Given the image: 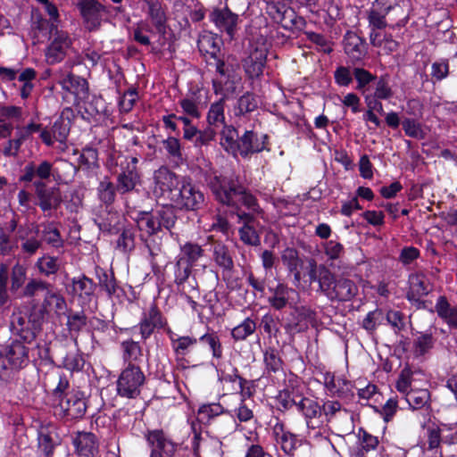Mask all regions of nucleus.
Returning a JSON list of instances; mask_svg holds the SVG:
<instances>
[{
	"label": "nucleus",
	"mask_w": 457,
	"mask_h": 457,
	"mask_svg": "<svg viewBox=\"0 0 457 457\" xmlns=\"http://www.w3.org/2000/svg\"><path fill=\"white\" fill-rule=\"evenodd\" d=\"M375 89L371 92L374 97L388 100L394 96V91L389 84V78L387 75L380 76L374 83Z\"/></svg>",
	"instance_id": "nucleus-52"
},
{
	"label": "nucleus",
	"mask_w": 457,
	"mask_h": 457,
	"mask_svg": "<svg viewBox=\"0 0 457 457\" xmlns=\"http://www.w3.org/2000/svg\"><path fill=\"white\" fill-rule=\"evenodd\" d=\"M358 292L359 288L353 280L345 277L337 278L332 272L323 295L331 302H349Z\"/></svg>",
	"instance_id": "nucleus-6"
},
{
	"label": "nucleus",
	"mask_w": 457,
	"mask_h": 457,
	"mask_svg": "<svg viewBox=\"0 0 457 457\" xmlns=\"http://www.w3.org/2000/svg\"><path fill=\"white\" fill-rule=\"evenodd\" d=\"M204 251L201 245L196 243L187 242L180 245V253L176 258L182 259L193 267L204 256Z\"/></svg>",
	"instance_id": "nucleus-40"
},
{
	"label": "nucleus",
	"mask_w": 457,
	"mask_h": 457,
	"mask_svg": "<svg viewBox=\"0 0 457 457\" xmlns=\"http://www.w3.org/2000/svg\"><path fill=\"white\" fill-rule=\"evenodd\" d=\"M157 220L160 223V229L165 228L171 232L175 227L178 217L176 211L171 205L162 206L154 211Z\"/></svg>",
	"instance_id": "nucleus-46"
},
{
	"label": "nucleus",
	"mask_w": 457,
	"mask_h": 457,
	"mask_svg": "<svg viewBox=\"0 0 457 457\" xmlns=\"http://www.w3.org/2000/svg\"><path fill=\"white\" fill-rule=\"evenodd\" d=\"M192 266L182 259H177L174 264V283L180 294L193 293L197 291L195 279L190 278Z\"/></svg>",
	"instance_id": "nucleus-15"
},
{
	"label": "nucleus",
	"mask_w": 457,
	"mask_h": 457,
	"mask_svg": "<svg viewBox=\"0 0 457 457\" xmlns=\"http://www.w3.org/2000/svg\"><path fill=\"white\" fill-rule=\"evenodd\" d=\"M323 246L325 254L331 261L339 259L345 253L344 245L336 240L327 241Z\"/></svg>",
	"instance_id": "nucleus-63"
},
{
	"label": "nucleus",
	"mask_w": 457,
	"mask_h": 457,
	"mask_svg": "<svg viewBox=\"0 0 457 457\" xmlns=\"http://www.w3.org/2000/svg\"><path fill=\"white\" fill-rule=\"evenodd\" d=\"M435 310L449 328H457V304L451 305L447 298L441 295L437 298Z\"/></svg>",
	"instance_id": "nucleus-32"
},
{
	"label": "nucleus",
	"mask_w": 457,
	"mask_h": 457,
	"mask_svg": "<svg viewBox=\"0 0 457 457\" xmlns=\"http://www.w3.org/2000/svg\"><path fill=\"white\" fill-rule=\"evenodd\" d=\"M217 132L214 128L207 126L204 129L199 130L197 137L194 140L195 147L207 146L216 137Z\"/></svg>",
	"instance_id": "nucleus-62"
},
{
	"label": "nucleus",
	"mask_w": 457,
	"mask_h": 457,
	"mask_svg": "<svg viewBox=\"0 0 457 457\" xmlns=\"http://www.w3.org/2000/svg\"><path fill=\"white\" fill-rule=\"evenodd\" d=\"M221 40L216 35L205 34L200 37L197 45L201 52L210 54L211 57L217 59L220 53Z\"/></svg>",
	"instance_id": "nucleus-45"
},
{
	"label": "nucleus",
	"mask_w": 457,
	"mask_h": 457,
	"mask_svg": "<svg viewBox=\"0 0 457 457\" xmlns=\"http://www.w3.org/2000/svg\"><path fill=\"white\" fill-rule=\"evenodd\" d=\"M115 190L117 189L113 184L105 179L97 187L98 197L103 203L111 204L115 199Z\"/></svg>",
	"instance_id": "nucleus-56"
},
{
	"label": "nucleus",
	"mask_w": 457,
	"mask_h": 457,
	"mask_svg": "<svg viewBox=\"0 0 457 457\" xmlns=\"http://www.w3.org/2000/svg\"><path fill=\"white\" fill-rule=\"evenodd\" d=\"M258 107V101L253 93L246 92L241 96L236 106L234 107V113L236 116H245L255 111Z\"/></svg>",
	"instance_id": "nucleus-47"
},
{
	"label": "nucleus",
	"mask_w": 457,
	"mask_h": 457,
	"mask_svg": "<svg viewBox=\"0 0 457 457\" xmlns=\"http://www.w3.org/2000/svg\"><path fill=\"white\" fill-rule=\"evenodd\" d=\"M410 289L406 298L410 302H419L420 298L428 295L430 292L429 282L423 272H417L409 277Z\"/></svg>",
	"instance_id": "nucleus-28"
},
{
	"label": "nucleus",
	"mask_w": 457,
	"mask_h": 457,
	"mask_svg": "<svg viewBox=\"0 0 457 457\" xmlns=\"http://www.w3.org/2000/svg\"><path fill=\"white\" fill-rule=\"evenodd\" d=\"M170 196V201L179 209L196 211L203 207L204 195L189 179L181 178V185Z\"/></svg>",
	"instance_id": "nucleus-1"
},
{
	"label": "nucleus",
	"mask_w": 457,
	"mask_h": 457,
	"mask_svg": "<svg viewBox=\"0 0 457 457\" xmlns=\"http://www.w3.org/2000/svg\"><path fill=\"white\" fill-rule=\"evenodd\" d=\"M281 261L289 272L296 270L302 263L298 252L291 247H287L282 252Z\"/></svg>",
	"instance_id": "nucleus-55"
},
{
	"label": "nucleus",
	"mask_w": 457,
	"mask_h": 457,
	"mask_svg": "<svg viewBox=\"0 0 457 457\" xmlns=\"http://www.w3.org/2000/svg\"><path fill=\"white\" fill-rule=\"evenodd\" d=\"M106 17L107 11L104 5L96 0H87V30L99 28Z\"/></svg>",
	"instance_id": "nucleus-38"
},
{
	"label": "nucleus",
	"mask_w": 457,
	"mask_h": 457,
	"mask_svg": "<svg viewBox=\"0 0 457 457\" xmlns=\"http://www.w3.org/2000/svg\"><path fill=\"white\" fill-rule=\"evenodd\" d=\"M324 386L331 396L342 399H352L354 395L353 386L351 381L336 377L331 372H326L323 376Z\"/></svg>",
	"instance_id": "nucleus-18"
},
{
	"label": "nucleus",
	"mask_w": 457,
	"mask_h": 457,
	"mask_svg": "<svg viewBox=\"0 0 457 457\" xmlns=\"http://www.w3.org/2000/svg\"><path fill=\"white\" fill-rule=\"evenodd\" d=\"M117 247L123 253L130 252L135 247V235L129 228L122 230L117 240Z\"/></svg>",
	"instance_id": "nucleus-59"
},
{
	"label": "nucleus",
	"mask_w": 457,
	"mask_h": 457,
	"mask_svg": "<svg viewBox=\"0 0 457 457\" xmlns=\"http://www.w3.org/2000/svg\"><path fill=\"white\" fill-rule=\"evenodd\" d=\"M11 327L12 332L19 336L22 342L31 344L39 330L40 324L31 315L17 312L12 317Z\"/></svg>",
	"instance_id": "nucleus-9"
},
{
	"label": "nucleus",
	"mask_w": 457,
	"mask_h": 457,
	"mask_svg": "<svg viewBox=\"0 0 457 457\" xmlns=\"http://www.w3.org/2000/svg\"><path fill=\"white\" fill-rule=\"evenodd\" d=\"M321 406L322 417L325 423H329L337 416V413H347V410L342 407V404L334 400L324 401Z\"/></svg>",
	"instance_id": "nucleus-53"
},
{
	"label": "nucleus",
	"mask_w": 457,
	"mask_h": 457,
	"mask_svg": "<svg viewBox=\"0 0 457 457\" xmlns=\"http://www.w3.org/2000/svg\"><path fill=\"white\" fill-rule=\"evenodd\" d=\"M270 14L276 22L287 30H301L306 25L303 17L298 16L292 8L284 4L277 3L270 5Z\"/></svg>",
	"instance_id": "nucleus-10"
},
{
	"label": "nucleus",
	"mask_w": 457,
	"mask_h": 457,
	"mask_svg": "<svg viewBox=\"0 0 457 457\" xmlns=\"http://www.w3.org/2000/svg\"><path fill=\"white\" fill-rule=\"evenodd\" d=\"M234 214L237 219V223L242 224V227L238 229L240 239L248 245H259L261 240L254 228L255 217L252 213H246L241 207H237Z\"/></svg>",
	"instance_id": "nucleus-12"
},
{
	"label": "nucleus",
	"mask_w": 457,
	"mask_h": 457,
	"mask_svg": "<svg viewBox=\"0 0 457 457\" xmlns=\"http://www.w3.org/2000/svg\"><path fill=\"white\" fill-rule=\"evenodd\" d=\"M37 266L41 273L51 275L59 269L58 260L51 256H43L37 262Z\"/></svg>",
	"instance_id": "nucleus-61"
},
{
	"label": "nucleus",
	"mask_w": 457,
	"mask_h": 457,
	"mask_svg": "<svg viewBox=\"0 0 457 457\" xmlns=\"http://www.w3.org/2000/svg\"><path fill=\"white\" fill-rule=\"evenodd\" d=\"M207 183L217 201L228 206L238 207L236 198L240 183L237 178L213 175Z\"/></svg>",
	"instance_id": "nucleus-2"
},
{
	"label": "nucleus",
	"mask_w": 457,
	"mask_h": 457,
	"mask_svg": "<svg viewBox=\"0 0 457 457\" xmlns=\"http://www.w3.org/2000/svg\"><path fill=\"white\" fill-rule=\"evenodd\" d=\"M120 216L117 212H109L107 217L97 223L100 230L117 233L120 230Z\"/></svg>",
	"instance_id": "nucleus-57"
},
{
	"label": "nucleus",
	"mask_w": 457,
	"mask_h": 457,
	"mask_svg": "<svg viewBox=\"0 0 457 457\" xmlns=\"http://www.w3.org/2000/svg\"><path fill=\"white\" fill-rule=\"evenodd\" d=\"M60 404L66 415L71 419H82L86 414V399L82 395H72L65 401L62 400Z\"/></svg>",
	"instance_id": "nucleus-35"
},
{
	"label": "nucleus",
	"mask_w": 457,
	"mask_h": 457,
	"mask_svg": "<svg viewBox=\"0 0 457 457\" xmlns=\"http://www.w3.org/2000/svg\"><path fill=\"white\" fill-rule=\"evenodd\" d=\"M436 342V338L430 331L417 332L414 335L411 348L414 357L420 358L428 354L435 347Z\"/></svg>",
	"instance_id": "nucleus-30"
},
{
	"label": "nucleus",
	"mask_w": 457,
	"mask_h": 457,
	"mask_svg": "<svg viewBox=\"0 0 457 457\" xmlns=\"http://www.w3.org/2000/svg\"><path fill=\"white\" fill-rule=\"evenodd\" d=\"M332 272L325 265H318L314 260L309 262L307 276L310 283H318L316 292L323 295Z\"/></svg>",
	"instance_id": "nucleus-29"
},
{
	"label": "nucleus",
	"mask_w": 457,
	"mask_h": 457,
	"mask_svg": "<svg viewBox=\"0 0 457 457\" xmlns=\"http://www.w3.org/2000/svg\"><path fill=\"white\" fill-rule=\"evenodd\" d=\"M199 341L209 345L214 358H221L222 346L220 338L215 332L203 335L200 337Z\"/></svg>",
	"instance_id": "nucleus-58"
},
{
	"label": "nucleus",
	"mask_w": 457,
	"mask_h": 457,
	"mask_svg": "<svg viewBox=\"0 0 457 457\" xmlns=\"http://www.w3.org/2000/svg\"><path fill=\"white\" fill-rule=\"evenodd\" d=\"M274 435L277 443L287 454L292 453L301 445V440L297 436L286 430L282 424H277L274 428Z\"/></svg>",
	"instance_id": "nucleus-31"
},
{
	"label": "nucleus",
	"mask_w": 457,
	"mask_h": 457,
	"mask_svg": "<svg viewBox=\"0 0 457 457\" xmlns=\"http://www.w3.org/2000/svg\"><path fill=\"white\" fill-rule=\"evenodd\" d=\"M256 330V323L251 318H245L240 324L231 330V337L234 341H244Z\"/></svg>",
	"instance_id": "nucleus-48"
},
{
	"label": "nucleus",
	"mask_w": 457,
	"mask_h": 457,
	"mask_svg": "<svg viewBox=\"0 0 457 457\" xmlns=\"http://www.w3.org/2000/svg\"><path fill=\"white\" fill-rule=\"evenodd\" d=\"M212 259L223 271L234 270V261L228 247L221 242L212 244Z\"/></svg>",
	"instance_id": "nucleus-34"
},
{
	"label": "nucleus",
	"mask_w": 457,
	"mask_h": 457,
	"mask_svg": "<svg viewBox=\"0 0 457 457\" xmlns=\"http://www.w3.org/2000/svg\"><path fill=\"white\" fill-rule=\"evenodd\" d=\"M55 434L46 428H42L38 433V452L40 457H51L54 446L57 445L54 439Z\"/></svg>",
	"instance_id": "nucleus-44"
},
{
	"label": "nucleus",
	"mask_w": 457,
	"mask_h": 457,
	"mask_svg": "<svg viewBox=\"0 0 457 457\" xmlns=\"http://www.w3.org/2000/svg\"><path fill=\"white\" fill-rule=\"evenodd\" d=\"M19 237L21 240V250L29 254H34L42 245L40 229L36 225H29L26 229L19 231Z\"/></svg>",
	"instance_id": "nucleus-26"
},
{
	"label": "nucleus",
	"mask_w": 457,
	"mask_h": 457,
	"mask_svg": "<svg viewBox=\"0 0 457 457\" xmlns=\"http://www.w3.org/2000/svg\"><path fill=\"white\" fill-rule=\"evenodd\" d=\"M145 380V374L138 365L127 366L117 381L118 395L130 399L137 398L140 395Z\"/></svg>",
	"instance_id": "nucleus-5"
},
{
	"label": "nucleus",
	"mask_w": 457,
	"mask_h": 457,
	"mask_svg": "<svg viewBox=\"0 0 457 457\" xmlns=\"http://www.w3.org/2000/svg\"><path fill=\"white\" fill-rule=\"evenodd\" d=\"M239 135L233 126L224 125L220 131V145L228 154L237 156L238 154Z\"/></svg>",
	"instance_id": "nucleus-36"
},
{
	"label": "nucleus",
	"mask_w": 457,
	"mask_h": 457,
	"mask_svg": "<svg viewBox=\"0 0 457 457\" xmlns=\"http://www.w3.org/2000/svg\"><path fill=\"white\" fill-rule=\"evenodd\" d=\"M38 205L43 212L55 210L62 203V195L58 187H48L44 182L34 183Z\"/></svg>",
	"instance_id": "nucleus-17"
},
{
	"label": "nucleus",
	"mask_w": 457,
	"mask_h": 457,
	"mask_svg": "<svg viewBox=\"0 0 457 457\" xmlns=\"http://www.w3.org/2000/svg\"><path fill=\"white\" fill-rule=\"evenodd\" d=\"M171 346L178 355H186L190 347L194 346L197 343V339L195 337H191L188 336L184 337H175L174 334L170 336Z\"/></svg>",
	"instance_id": "nucleus-51"
},
{
	"label": "nucleus",
	"mask_w": 457,
	"mask_h": 457,
	"mask_svg": "<svg viewBox=\"0 0 457 457\" xmlns=\"http://www.w3.org/2000/svg\"><path fill=\"white\" fill-rule=\"evenodd\" d=\"M225 100L221 97L219 101L214 102L211 104L210 109L207 112V123L208 126L214 129L225 124V114H224Z\"/></svg>",
	"instance_id": "nucleus-41"
},
{
	"label": "nucleus",
	"mask_w": 457,
	"mask_h": 457,
	"mask_svg": "<svg viewBox=\"0 0 457 457\" xmlns=\"http://www.w3.org/2000/svg\"><path fill=\"white\" fill-rule=\"evenodd\" d=\"M147 15L159 34L164 35L167 27L166 8L159 0H144Z\"/></svg>",
	"instance_id": "nucleus-25"
},
{
	"label": "nucleus",
	"mask_w": 457,
	"mask_h": 457,
	"mask_svg": "<svg viewBox=\"0 0 457 457\" xmlns=\"http://www.w3.org/2000/svg\"><path fill=\"white\" fill-rule=\"evenodd\" d=\"M345 53L354 61L361 60L366 53V42L353 31H347L344 37Z\"/></svg>",
	"instance_id": "nucleus-27"
},
{
	"label": "nucleus",
	"mask_w": 457,
	"mask_h": 457,
	"mask_svg": "<svg viewBox=\"0 0 457 457\" xmlns=\"http://www.w3.org/2000/svg\"><path fill=\"white\" fill-rule=\"evenodd\" d=\"M296 411L303 417L309 433L312 430L315 432L314 436H321L317 431L325 425L320 404L316 400L303 396L297 403Z\"/></svg>",
	"instance_id": "nucleus-7"
},
{
	"label": "nucleus",
	"mask_w": 457,
	"mask_h": 457,
	"mask_svg": "<svg viewBox=\"0 0 457 457\" xmlns=\"http://www.w3.org/2000/svg\"><path fill=\"white\" fill-rule=\"evenodd\" d=\"M403 129L407 137L422 140L426 137L422 124L415 119L405 118L402 120Z\"/></svg>",
	"instance_id": "nucleus-50"
},
{
	"label": "nucleus",
	"mask_w": 457,
	"mask_h": 457,
	"mask_svg": "<svg viewBox=\"0 0 457 457\" xmlns=\"http://www.w3.org/2000/svg\"><path fill=\"white\" fill-rule=\"evenodd\" d=\"M268 49L269 45L263 37L250 41L248 55L243 62L245 71L250 78H258L262 74Z\"/></svg>",
	"instance_id": "nucleus-4"
},
{
	"label": "nucleus",
	"mask_w": 457,
	"mask_h": 457,
	"mask_svg": "<svg viewBox=\"0 0 457 457\" xmlns=\"http://www.w3.org/2000/svg\"><path fill=\"white\" fill-rule=\"evenodd\" d=\"M154 194L157 197H166L170 200L172 193L179 190L181 185V179L167 168H160L154 173Z\"/></svg>",
	"instance_id": "nucleus-11"
},
{
	"label": "nucleus",
	"mask_w": 457,
	"mask_h": 457,
	"mask_svg": "<svg viewBox=\"0 0 457 457\" xmlns=\"http://www.w3.org/2000/svg\"><path fill=\"white\" fill-rule=\"evenodd\" d=\"M264 363L266 370L271 372H278L282 369L283 361L278 351L274 347H269L264 352Z\"/></svg>",
	"instance_id": "nucleus-54"
},
{
	"label": "nucleus",
	"mask_w": 457,
	"mask_h": 457,
	"mask_svg": "<svg viewBox=\"0 0 457 457\" xmlns=\"http://www.w3.org/2000/svg\"><path fill=\"white\" fill-rule=\"evenodd\" d=\"M133 220L136 221L138 229L147 236H154L161 231L160 223L154 211L139 212Z\"/></svg>",
	"instance_id": "nucleus-33"
},
{
	"label": "nucleus",
	"mask_w": 457,
	"mask_h": 457,
	"mask_svg": "<svg viewBox=\"0 0 457 457\" xmlns=\"http://www.w3.org/2000/svg\"><path fill=\"white\" fill-rule=\"evenodd\" d=\"M70 132V120L64 119L63 116L60 117L54 121L50 129H43L40 133V137L46 145H53L55 141L59 142V149L65 151L66 139Z\"/></svg>",
	"instance_id": "nucleus-13"
},
{
	"label": "nucleus",
	"mask_w": 457,
	"mask_h": 457,
	"mask_svg": "<svg viewBox=\"0 0 457 457\" xmlns=\"http://www.w3.org/2000/svg\"><path fill=\"white\" fill-rule=\"evenodd\" d=\"M353 74L357 82L356 89L360 91L362 96L371 93L370 91V85L375 83L378 77L363 68H354Z\"/></svg>",
	"instance_id": "nucleus-42"
},
{
	"label": "nucleus",
	"mask_w": 457,
	"mask_h": 457,
	"mask_svg": "<svg viewBox=\"0 0 457 457\" xmlns=\"http://www.w3.org/2000/svg\"><path fill=\"white\" fill-rule=\"evenodd\" d=\"M394 6L386 4V0H375L372 6L366 12L370 29H384L387 26L386 15Z\"/></svg>",
	"instance_id": "nucleus-22"
},
{
	"label": "nucleus",
	"mask_w": 457,
	"mask_h": 457,
	"mask_svg": "<svg viewBox=\"0 0 457 457\" xmlns=\"http://www.w3.org/2000/svg\"><path fill=\"white\" fill-rule=\"evenodd\" d=\"M162 145L170 156L177 160L182 159L181 145L177 137H168L163 140Z\"/></svg>",
	"instance_id": "nucleus-64"
},
{
	"label": "nucleus",
	"mask_w": 457,
	"mask_h": 457,
	"mask_svg": "<svg viewBox=\"0 0 457 457\" xmlns=\"http://www.w3.org/2000/svg\"><path fill=\"white\" fill-rule=\"evenodd\" d=\"M122 359L128 366L138 365L143 357L142 348L137 342L133 340L123 341L120 345Z\"/></svg>",
	"instance_id": "nucleus-39"
},
{
	"label": "nucleus",
	"mask_w": 457,
	"mask_h": 457,
	"mask_svg": "<svg viewBox=\"0 0 457 457\" xmlns=\"http://www.w3.org/2000/svg\"><path fill=\"white\" fill-rule=\"evenodd\" d=\"M267 135H258L253 130H246L239 138L238 154L246 157L254 153H260L265 149Z\"/></svg>",
	"instance_id": "nucleus-20"
},
{
	"label": "nucleus",
	"mask_w": 457,
	"mask_h": 457,
	"mask_svg": "<svg viewBox=\"0 0 457 457\" xmlns=\"http://www.w3.org/2000/svg\"><path fill=\"white\" fill-rule=\"evenodd\" d=\"M42 241L52 245L54 247H59L62 245V239L58 229L52 224L45 226L44 229L40 231Z\"/></svg>",
	"instance_id": "nucleus-60"
},
{
	"label": "nucleus",
	"mask_w": 457,
	"mask_h": 457,
	"mask_svg": "<svg viewBox=\"0 0 457 457\" xmlns=\"http://www.w3.org/2000/svg\"><path fill=\"white\" fill-rule=\"evenodd\" d=\"M166 325L162 315L156 305L152 304L147 312H145L138 328L142 339L145 340L154 333L155 328H162Z\"/></svg>",
	"instance_id": "nucleus-21"
},
{
	"label": "nucleus",
	"mask_w": 457,
	"mask_h": 457,
	"mask_svg": "<svg viewBox=\"0 0 457 457\" xmlns=\"http://www.w3.org/2000/svg\"><path fill=\"white\" fill-rule=\"evenodd\" d=\"M29 344L21 340H12L0 352V370H16L29 362Z\"/></svg>",
	"instance_id": "nucleus-3"
},
{
	"label": "nucleus",
	"mask_w": 457,
	"mask_h": 457,
	"mask_svg": "<svg viewBox=\"0 0 457 457\" xmlns=\"http://www.w3.org/2000/svg\"><path fill=\"white\" fill-rule=\"evenodd\" d=\"M270 295L268 297L269 304L276 311H280L290 306L291 295L296 294L295 290L285 283H278L274 287H269Z\"/></svg>",
	"instance_id": "nucleus-24"
},
{
	"label": "nucleus",
	"mask_w": 457,
	"mask_h": 457,
	"mask_svg": "<svg viewBox=\"0 0 457 457\" xmlns=\"http://www.w3.org/2000/svg\"><path fill=\"white\" fill-rule=\"evenodd\" d=\"M182 112L192 118L199 119L201 117V103L195 95L187 96L179 101Z\"/></svg>",
	"instance_id": "nucleus-49"
},
{
	"label": "nucleus",
	"mask_w": 457,
	"mask_h": 457,
	"mask_svg": "<svg viewBox=\"0 0 457 457\" xmlns=\"http://www.w3.org/2000/svg\"><path fill=\"white\" fill-rule=\"evenodd\" d=\"M146 440L152 447L150 454L156 453L159 457H172L177 450V445L162 430L149 431Z\"/></svg>",
	"instance_id": "nucleus-14"
},
{
	"label": "nucleus",
	"mask_w": 457,
	"mask_h": 457,
	"mask_svg": "<svg viewBox=\"0 0 457 457\" xmlns=\"http://www.w3.org/2000/svg\"><path fill=\"white\" fill-rule=\"evenodd\" d=\"M238 191H237V203L240 202L242 205H244L248 212L246 213H252L253 217L256 214H260L262 212V208L260 207L256 197L247 191L241 184L238 187Z\"/></svg>",
	"instance_id": "nucleus-43"
},
{
	"label": "nucleus",
	"mask_w": 457,
	"mask_h": 457,
	"mask_svg": "<svg viewBox=\"0 0 457 457\" xmlns=\"http://www.w3.org/2000/svg\"><path fill=\"white\" fill-rule=\"evenodd\" d=\"M410 409L420 411L422 414L421 423H426L430 419V392L428 389H411L404 396Z\"/></svg>",
	"instance_id": "nucleus-19"
},
{
	"label": "nucleus",
	"mask_w": 457,
	"mask_h": 457,
	"mask_svg": "<svg viewBox=\"0 0 457 457\" xmlns=\"http://www.w3.org/2000/svg\"><path fill=\"white\" fill-rule=\"evenodd\" d=\"M71 46V39L65 32H57L54 40L46 51V62L49 64L60 62Z\"/></svg>",
	"instance_id": "nucleus-23"
},
{
	"label": "nucleus",
	"mask_w": 457,
	"mask_h": 457,
	"mask_svg": "<svg viewBox=\"0 0 457 457\" xmlns=\"http://www.w3.org/2000/svg\"><path fill=\"white\" fill-rule=\"evenodd\" d=\"M43 309L46 313L62 314L66 310L64 298L52 287L45 295Z\"/></svg>",
	"instance_id": "nucleus-37"
},
{
	"label": "nucleus",
	"mask_w": 457,
	"mask_h": 457,
	"mask_svg": "<svg viewBox=\"0 0 457 457\" xmlns=\"http://www.w3.org/2000/svg\"><path fill=\"white\" fill-rule=\"evenodd\" d=\"M209 19L220 31L226 32L229 38H233L238 21L237 14L228 8H215L211 12Z\"/></svg>",
	"instance_id": "nucleus-16"
},
{
	"label": "nucleus",
	"mask_w": 457,
	"mask_h": 457,
	"mask_svg": "<svg viewBox=\"0 0 457 457\" xmlns=\"http://www.w3.org/2000/svg\"><path fill=\"white\" fill-rule=\"evenodd\" d=\"M138 159L137 157L125 158L120 163V172L117 176V191L124 195L135 189L140 183V175L137 170Z\"/></svg>",
	"instance_id": "nucleus-8"
}]
</instances>
